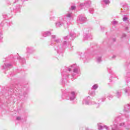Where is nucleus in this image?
<instances>
[{"label": "nucleus", "mask_w": 130, "mask_h": 130, "mask_svg": "<svg viewBox=\"0 0 130 130\" xmlns=\"http://www.w3.org/2000/svg\"><path fill=\"white\" fill-rule=\"evenodd\" d=\"M76 37V34L73 31H71L70 33V36H67L63 38V41H61V39H56L54 40L55 42L54 45V49L57 51V53H60L61 51L64 50V49L68 47L72 46L71 41L74 40Z\"/></svg>", "instance_id": "nucleus-1"}, {"label": "nucleus", "mask_w": 130, "mask_h": 130, "mask_svg": "<svg viewBox=\"0 0 130 130\" xmlns=\"http://www.w3.org/2000/svg\"><path fill=\"white\" fill-rule=\"evenodd\" d=\"M73 70V74H72V78L74 79L75 77H76V75H80L81 74V72L80 71V68L77 66V64H73L71 65L69 67H64V69H63L62 72H61V76L62 78V83L64 85V80H67L69 79L70 76L72 73V69Z\"/></svg>", "instance_id": "nucleus-2"}, {"label": "nucleus", "mask_w": 130, "mask_h": 130, "mask_svg": "<svg viewBox=\"0 0 130 130\" xmlns=\"http://www.w3.org/2000/svg\"><path fill=\"white\" fill-rule=\"evenodd\" d=\"M120 118L118 119V120H120L121 122L119 124V126H123L126 128V129H130V124L129 125H126L125 122L124 121H129V115H125V119H123L122 118Z\"/></svg>", "instance_id": "nucleus-3"}, {"label": "nucleus", "mask_w": 130, "mask_h": 130, "mask_svg": "<svg viewBox=\"0 0 130 130\" xmlns=\"http://www.w3.org/2000/svg\"><path fill=\"white\" fill-rule=\"evenodd\" d=\"M64 21H66L67 22H71V21H73L74 20V14L71 10L70 11L67 12V14L62 17Z\"/></svg>", "instance_id": "nucleus-4"}, {"label": "nucleus", "mask_w": 130, "mask_h": 130, "mask_svg": "<svg viewBox=\"0 0 130 130\" xmlns=\"http://www.w3.org/2000/svg\"><path fill=\"white\" fill-rule=\"evenodd\" d=\"M66 21L64 20L62 17H60L58 21L55 23L56 28H60L62 26H63L64 24H66Z\"/></svg>", "instance_id": "nucleus-5"}, {"label": "nucleus", "mask_w": 130, "mask_h": 130, "mask_svg": "<svg viewBox=\"0 0 130 130\" xmlns=\"http://www.w3.org/2000/svg\"><path fill=\"white\" fill-rule=\"evenodd\" d=\"M83 104H85L86 105H94L96 104V108H98L100 106V103L96 104L95 101L84 100L82 102Z\"/></svg>", "instance_id": "nucleus-6"}, {"label": "nucleus", "mask_w": 130, "mask_h": 130, "mask_svg": "<svg viewBox=\"0 0 130 130\" xmlns=\"http://www.w3.org/2000/svg\"><path fill=\"white\" fill-rule=\"evenodd\" d=\"M91 2L90 0H87L85 1V3H81L79 5V8L80 9H84L85 7H86V8H90L91 7Z\"/></svg>", "instance_id": "nucleus-7"}, {"label": "nucleus", "mask_w": 130, "mask_h": 130, "mask_svg": "<svg viewBox=\"0 0 130 130\" xmlns=\"http://www.w3.org/2000/svg\"><path fill=\"white\" fill-rule=\"evenodd\" d=\"M119 117H117L115 118L114 121L113 122V124L111 125L112 130H117V122L119 119Z\"/></svg>", "instance_id": "nucleus-8"}, {"label": "nucleus", "mask_w": 130, "mask_h": 130, "mask_svg": "<svg viewBox=\"0 0 130 130\" xmlns=\"http://www.w3.org/2000/svg\"><path fill=\"white\" fill-rule=\"evenodd\" d=\"M86 21H87V18H86V17L82 15H80L77 19L78 23H80V24H82L83 23L86 22Z\"/></svg>", "instance_id": "nucleus-9"}, {"label": "nucleus", "mask_w": 130, "mask_h": 130, "mask_svg": "<svg viewBox=\"0 0 130 130\" xmlns=\"http://www.w3.org/2000/svg\"><path fill=\"white\" fill-rule=\"evenodd\" d=\"M66 98L67 100H71V101H72L73 100L76 99V93L74 91H72L70 94V96H67Z\"/></svg>", "instance_id": "nucleus-10"}, {"label": "nucleus", "mask_w": 130, "mask_h": 130, "mask_svg": "<svg viewBox=\"0 0 130 130\" xmlns=\"http://www.w3.org/2000/svg\"><path fill=\"white\" fill-rule=\"evenodd\" d=\"M12 67H13L12 64L5 63L2 66V70H10Z\"/></svg>", "instance_id": "nucleus-11"}, {"label": "nucleus", "mask_w": 130, "mask_h": 130, "mask_svg": "<svg viewBox=\"0 0 130 130\" xmlns=\"http://www.w3.org/2000/svg\"><path fill=\"white\" fill-rule=\"evenodd\" d=\"M83 36L85 40H87H87L92 39V36L91 35V34L85 32Z\"/></svg>", "instance_id": "nucleus-12"}, {"label": "nucleus", "mask_w": 130, "mask_h": 130, "mask_svg": "<svg viewBox=\"0 0 130 130\" xmlns=\"http://www.w3.org/2000/svg\"><path fill=\"white\" fill-rule=\"evenodd\" d=\"M128 6L126 4H124L122 7V8H121V12H126V11H128Z\"/></svg>", "instance_id": "nucleus-13"}, {"label": "nucleus", "mask_w": 130, "mask_h": 130, "mask_svg": "<svg viewBox=\"0 0 130 130\" xmlns=\"http://www.w3.org/2000/svg\"><path fill=\"white\" fill-rule=\"evenodd\" d=\"M124 112H129L130 111V105L126 104L124 106Z\"/></svg>", "instance_id": "nucleus-14"}, {"label": "nucleus", "mask_w": 130, "mask_h": 130, "mask_svg": "<svg viewBox=\"0 0 130 130\" xmlns=\"http://www.w3.org/2000/svg\"><path fill=\"white\" fill-rule=\"evenodd\" d=\"M103 128H105L106 130H110V128L107 126V125L102 126V125H98V129L101 130L103 129Z\"/></svg>", "instance_id": "nucleus-15"}, {"label": "nucleus", "mask_w": 130, "mask_h": 130, "mask_svg": "<svg viewBox=\"0 0 130 130\" xmlns=\"http://www.w3.org/2000/svg\"><path fill=\"white\" fill-rule=\"evenodd\" d=\"M34 51L33 48L31 47H28L26 48V54H30V53H32Z\"/></svg>", "instance_id": "nucleus-16"}, {"label": "nucleus", "mask_w": 130, "mask_h": 130, "mask_svg": "<svg viewBox=\"0 0 130 130\" xmlns=\"http://www.w3.org/2000/svg\"><path fill=\"white\" fill-rule=\"evenodd\" d=\"M81 57L85 62H87V61H88V54L84 53V54L81 55Z\"/></svg>", "instance_id": "nucleus-17"}, {"label": "nucleus", "mask_w": 130, "mask_h": 130, "mask_svg": "<svg viewBox=\"0 0 130 130\" xmlns=\"http://www.w3.org/2000/svg\"><path fill=\"white\" fill-rule=\"evenodd\" d=\"M42 35L44 37H47L51 35V32L50 31H43L42 32Z\"/></svg>", "instance_id": "nucleus-18"}, {"label": "nucleus", "mask_w": 130, "mask_h": 130, "mask_svg": "<svg viewBox=\"0 0 130 130\" xmlns=\"http://www.w3.org/2000/svg\"><path fill=\"white\" fill-rule=\"evenodd\" d=\"M125 94H127V96L130 95V87L129 86H126L124 89Z\"/></svg>", "instance_id": "nucleus-19"}, {"label": "nucleus", "mask_w": 130, "mask_h": 130, "mask_svg": "<svg viewBox=\"0 0 130 130\" xmlns=\"http://www.w3.org/2000/svg\"><path fill=\"white\" fill-rule=\"evenodd\" d=\"M123 22H126L128 25H129V21L128 20V18L126 17V15H124L123 17Z\"/></svg>", "instance_id": "nucleus-20"}, {"label": "nucleus", "mask_w": 130, "mask_h": 130, "mask_svg": "<svg viewBox=\"0 0 130 130\" xmlns=\"http://www.w3.org/2000/svg\"><path fill=\"white\" fill-rule=\"evenodd\" d=\"M28 97V93L27 92H25L23 93V95H20L19 96V98H21V99H26Z\"/></svg>", "instance_id": "nucleus-21"}, {"label": "nucleus", "mask_w": 130, "mask_h": 130, "mask_svg": "<svg viewBox=\"0 0 130 130\" xmlns=\"http://www.w3.org/2000/svg\"><path fill=\"white\" fill-rule=\"evenodd\" d=\"M17 59H18V60H19L20 62L21 63H26V60H25V59L23 58L19 57L17 58Z\"/></svg>", "instance_id": "nucleus-22"}, {"label": "nucleus", "mask_w": 130, "mask_h": 130, "mask_svg": "<svg viewBox=\"0 0 130 130\" xmlns=\"http://www.w3.org/2000/svg\"><path fill=\"white\" fill-rule=\"evenodd\" d=\"M116 96L117 98H120V97H121V91H117L116 93Z\"/></svg>", "instance_id": "nucleus-23"}, {"label": "nucleus", "mask_w": 130, "mask_h": 130, "mask_svg": "<svg viewBox=\"0 0 130 130\" xmlns=\"http://www.w3.org/2000/svg\"><path fill=\"white\" fill-rule=\"evenodd\" d=\"M102 2L105 5H109L110 4V0H102Z\"/></svg>", "instance_id": "nucleus-24"}, {"label": "nucleus", "mask_w": 130, "mask_h": 130, "mask_svg": "<svg viewBox=\"0 0 130 130\" xmlns=\"http://www.w3.org/2000/svg\"><path fill=\"white\" fill-rule=\"evenodd\" d=\"M101 58H102L101 55H100V56L96 58V61H97V62H98L99 63L101 62V61H102V59Z\"/></svg>", "instance_id": "nucleus-25"}, {"label": "nucleus", "mask_w": 130, "mask_h": 130, "mask_svg": "<svg viewBox=\"0 0 130 130\" xmlns=\"http://www.w3.org/2000/svg\"><path fill=\"white\" fill-rule=\"evenodd\" d=\"M118 23V22L115 20V19H114L113 21L111 22V24L114 25H117Z\"/></svg>", "instance_id": "nucleus-26"}, {"label": "nucleus", "mask_w": 130, "mask_h": 130, "mask_svg": "<svg viewBox=\"0 0 130 130\" xmlns=\"http://www.w3.org/2000/svg\"><path fill=\"white\" fill-rule=\"evenodd\" d=\"M92 89L93 90H97L98 89V84H94L93 85Z\"/></svg>", "instance_id": "nucleus-27"}, {"label": "nucleus", "mask_w": 130, "mask_h": 130, "mask_svg": "<svg viewBox=\"0 0 130 130\" xmlns=\"http://www.w3.org/2000/svg\"><path fill=\"white\" fill-rule=\"evenodd\" d=\"M4 39V37H3V32L2 31H0V42H2V40Z\"/></svg>", "instance_id": "nucleus-28"}, {"label": "nucleus", "mask_w": 130, "mask_h": 130, "mask_svg": "<svg viewBox=\"0 0 130 130\" xmlns=\"http://www.w3.org/2000/svg\"><path fill=\"white\" fill-rule=\"evenodd\" d=\"M100 101H101L102 102H104L106 100V96H104L100 99Z\"/></svg>", "instance_id": "nucleus-29"}, {"label": "nucleus", "mask_w": 130, "mask_h": 130, "mask_svg": "<svg viewBox=\"0 0 130 130\" xmlns=\"http://www.w3.org/2000/svg\"><path fill=\"white\" fill-rule=\"evenodd\" d=\"M108 98L109 100H111V99H112V98H113V95H112L111 94H109L108 95Z\"/></svg>", "instance_id": "nucleus-30"}, {"label": "nucleus", "mask_w": 130, "mask_h": 130, "mask_svg": "<svg viewBox=\"0 0 130 130\" xmlns=\"http://www.w3.org/2000/svg\"><path fill=\"white\" fill-rule=\"evenodd\" d=\"M89 13H90V14H93L94 13V9L90 8L89 9Z\"/></svg>", "instance_id": "nucleus-31"}, {"label": "nucleus", "mask_w": 130, "mask_h": 130, "mask_svg": "<svg viewBox=\"0 0 130 130\" xmlns=\"http://www.w3.org/2000/svg\"><path fill=\"white\" fill-rule=\"evenodd\" d=\"M71 10H72V11H74V10H76V6H72L71 8Z\"/></svg>", "instance_id": "nucleus-32"}, {"label": "nucleus", "mask_w": 130, "mask_h": 130, "mask_svg": "<svg viewBox=\"0 0 130 130\" xmlns=\"http://www.w3.org/2000/svg\"><path fill=\"white\" fill-rule=\"evenodd\" d=\"M56 38V36L54 35L51 36L52 39H55Z\"/></svg>", "instance_id": "nucleus-33"}, {"label": "nucleus", "mask_w": 130, "mask_h": 130, "mask_svg": "<svg viewBox=\"0 0 130 130\" xmlns=\"http://www.w3.org/2000/svg\"><path fill=\"white\" fill-rule=\"evenodd\" d=\"M5 25H7V26H8V27H10V26H11V23L9 22L7 23H5Z\"/></svg>", "instance_id": "nucleus-34"}, {"label": "nucleus", "mask_w": 130, "mask_h": 130, "mask_svg": "<svg viewBox=\"0 0 130 130\" xmlns=\"http://www.w3.org/2000/svg\"><path fill=\"white\" fill-rule=\"evenodd\" d=\"M94 53H96V54H100V53L98 52V51H94L93 52Z\"/></svg>", "instance_id": "nucleus-35"}, {"label": "nucleus", "mask_w": 130, "mask_h": 130, "mask_svg": "<svg viewBox=\"0 0 130 130\" xmlns=\"http://www.w3.org/2000/svg\"><path fill=\"white\" fill-rule=\"evenodd\" d=\"M61 91L62 94H65L66 90H64V89H61Z\"/></svg>", "instance_id": "nucleus-36"}, {"label": "nucleus", "mask_w": 130, "mask_h": 130, "mask_svg": "<svg viewBox=\"0 0 130 130\" xmlns=\"http://www.w3.org/2000/svg\"><path fill=\"white\" fill-rule=\"evenodd\" d=\"M16 120H21V117H17Z\"/></svg>", "instance_id": "nucleus-37"}, {"label": "nucleus", "mask_w": 130, "mask_h": 130, "mask_svg": "<svg viewBox=\"0 0 130 130\" xmlns=\"http://www.w3.org/2000/svg\"><path fill=\"white\" fill-rule=\"evenodd\" d=\"M101 29L102 30V31H103L104 30V29H105V27L104 26H101Z\"/></svg>", "instance_id": "nucleus-38"}, {"label": "nucleus", "mask_w": 130, "mask_h": 130, "mask_svg": "<svg viewBox=\"0 0 130 130\" xmlns=\"http://www.w3.org/2000/svg\"><path fill=\"white\" fill-rule=\"evenodd\" d=\"M125 36H126L125 34H123L122 35V38H123V37H125Z\"/></svg>", "instance_id": "nucleus-39"}, {"label": "nucleus", "mask_w": 130, "mask_h": 130, "mask_svg": "<svg viewBox=\"0 0 130 130\" xmlns=\"http://www.w3.org/2000/svg\"><path fill=\"white\" fill-rule=\"evenodd\" d=\"M129 80H130V78H128V79H126V83H129Z\"/></svg>", "instance_id": "nucleus-40"}, {"label": "nucleus", "mask_w": 130, "mask_h": 130, "mask_svg": "<svg viewBox=\"0 0 130 130\" xmlns=\"http://www.w3.org/2000/svg\"><path fill=\"white\" fill-rule=\"evenodd\" d=\"M3 17H4L5 19H7V15H3Z\"/></svg>", "instance_id": "nucleus-41"}, {"label": "nucleus", "mask_w": 130, "mask_h": 130, "mask_svg": "<svg viewBox=\"0 0 130 130\" xmlns=\"http://www.w3.org/2000/svg\"><path fill=\"white\" fill-rule=\"evenodd\" d=\"M116 40V39H115V38L113 39V42H115Z\"/></svg>", "instance_id": "nucleus-42"}, {"label": "nucleus", "mask_w": 130, "mask_h": 130, "mask_svg": "<svg viewBox=\"0 0 130 130\" xmlns=\"http://www.w3.org/2000/svg\"><path fill=\"white\" fill-rule=\"evenodd\" d=\"M50 45H51V46H53V45H54V44H53V43L51 42L50 44Z\"/></svg>", "instance_id": "nucleus-43"}, {"label": "nucleus", "mask_w": 130, "mask_h": 130, "mask_svg": "<svg viewBox=\"0 0 130 130\" xmlns=\"http://www.w3.org/2000/svg\"><path fill=\"white\" fill-rule=\"evenodd\" d=\"M125 30H128V27H125Z\"/></svg>", "instance_id": "nucleus-44"}, {"label": "nucleus", "mask_w": 130, "mask_h": 130, "mask_svg": "<svg viewBox=\"0 0 130 130\" xmlns=\"http://www.w3.org/2000/svg\"><path fill=\"white\" fill-rule=\"evenodd\" d=\"M109 72L110 74H111V70L109 71Z\"/></svg>", "instance_id": "nucleus-45"}, {"label": "nucleus", "mask_w": 130, "mask_h": 130, "mask_svg": "<svg viewBox=\"0 0 130 130\" xmlns=\"http://www.w3.org/2000/svg\"><path fill=\"white\" fill-rule=\"evenodd\" d=\"M0 25H1V26H3V23H1V24H0Z\"/></svg>", "instance_id": "nucleus-46"}, {"label": "nucleus", "mask_w": 130, "mask_h": 130, "mask_svg": "<svg viewBox=\"0 0 130 130\" xmlns=\"http://www.w3.org/2000/svg\"><path fill=\"white\" fill-rule=\"evenodd\" d=\"M114 57H115V56H113V58H114Z\"/></svg>", "instance_id": "nucleus-47"}, {"label": "nucleus", "mask_w": 130, "mask_h": 130, "mask_svg": "<svg viewBox=\"0 0 130 130\" xmlns=\"http://www.w3.org/2000/svg\"><path fill=\"white\" fill-rule=\"evenodd\" d=\"M110 80L111 82L112 81H111V78H110Z\"/></svg>", "instance_id": "nucleus-48"}, {"label": "nucleus", "mask_w": 130, "mask_h": 130, "mask_svg": "<svg viewBox=\"0 0 130 130\" xmlns=\"http://www.w3.org/2000/svg\"><path fill=\"white\" fill-rule=\"evenodd\" d=\"M89 96H88V97H87V99H89Z\"/></svg>", "instance_id": "nucleus-49"}, {"label": "nucleus", "mask_w": 130, "mask_h": 130, "mask_svg": "<svg viewBox=\"0 0 130 130\" xmlns=\"http://www.w3.org/2000/svg\"><path fill=\"white\" fill-rule=\"evenodd\" d=\"M50 20H52V18H50Z\"/></svg>", "instance_id": "nucleus-50"}, {"label": "nucleus", "mask_w": 130, "mask_h": 130, "mask_svg": "<svg viewBox=\"0 0 130 130\" xmlns=\"http://www.w3.org/2000/svg\"><path fill=\"white\" fill-rule=\"evenodd\" d=\"M127 75H129V73H127Z\"/></svg>", "instance_id": "nucleus-51"}]
</instances>
